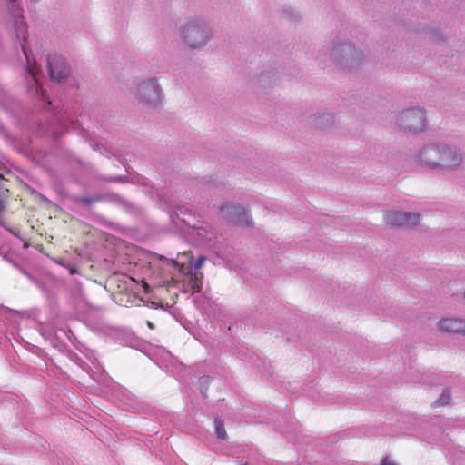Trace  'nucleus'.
<instances>
[{
  "instance_id": "nucleus-1",
  "label": "nucleus",
  "mask_w": 465,
  "mask_h": 465,
  "mask_svg": "<svg viewBox=\"0 0 465 465\" xmlns=\"http://www.w3.org/2000/svg\"><path fill=\"white\" fill-rule=\"evenodd\" d=\"M415 162L440 174L459 170L463 164L460 150L446 143H430L422 146L414 156Z\"/></svg>"
},
{
  "instance_id": "nucleus-2",
  "label": "nucleus",
  "mask_w": 465,
  "mask_h": 465,
  "mask_svg": "<svg viewBox=\"0 0 465 465\" xmlns=\"http://www.w3.org/2000/svg\"><path fill=\"white\" fill-rule=\"evenodd\" d=\"M179 35L185 47L200 49L213 37V30L203 19L193 18L181 25Z\"/></svg>"
},
{
  "instance_id": "nucleus-3",
  "label": "nucleus",
  "mask_w": 465,
  "mask_h": 465,
  "mask_svg": "<svg viewBox=\"0 0 465 465\" xmlns=\"http://www.w3.org/2000/svg\"><path fill=\"white\" fill-rule=\"evenodd\" d=\"M182 257L185 260L171 261L172 265L178 272L179 275H173L172 277V282L168 284V286L177 282H182V288L184 292H197L201 290L202 274L196 272H193L192 256L189 253L183 252Z\"/></svg>"
},
{
  "instance_id": "nucleus-4",
  "label": "nucleus",
  "mask_w": 465,
  "mask_h": 465,
  "mask_svg": "<svg viewBox=\"0 0 465 465\" xmlns=\"http://www.w3.org/2000/svg\"><path fill=\"white\" fill-rule=\"evenodd\" d=\"M137 100L145 108H157L162 103V88L158 82L155 79H149L139 83Z\"/></svg>"
},
{
  "instance_id": "nucleus-5",
  "label": "nucleus",
  "mask_w": 465,
  "mask_h": 465,
  "mask_svg": "<svg viewBox=\"0 0 465 465\" xmlns=\"http://www.w3.org/2000/svg\"><path fill=\"white\" fill-rule=\"evenodd\" d=\"M427 119L424 112L419 108H413L402 112L398 119V125L405 131L421 132L426 127Z\"/></svg>"
},
{
  "instance_id": "nucleus-6",
  "label": "nucleus",
  "mask_w": 465,
  "mask_h": 465,
  "mask_svg": "<svg viewBox=\"0 0 465 465\" xmlns=\"http://www.w3.org/2000/svg\"><path fill=\"white\" fill-rule=\"evenodd\" d=\"M384 220L394 227L414 226L420 223V215L417 213L388 211L384 213Z\"/></svg>"
},
{
  "instance_id": "nucleus-7",
  "label": "nucleus",
  "mask_w": 465,
  "mask_h": 465,
  "mask_svg": "<svg viewBox=\"0 0 465 465\" xmlns=\"http://www.w3.org/2000/svg\"><path fill=\"white\" fill-rule=\"evenodd\" d=\"M331 57L341 64H353L361 58V54L349 43L336 45L331 53Z\"/></svg>"
},
{
  "instance_id": "nucleus-8",
  "label": "nucleus",
  "mask_w": 465,
  "mask_h": 465,
  "mask_svg": "<svg viewBox=\"0 0 465 465\" xmlns=\"http://www.w3.org/2000/svg\"><path fill=\"white\" fill-rule=\"evenodd\" d=\"M439 331L465 334V319L456 316H443L437 322Z\"/></svg>"
},
{
  "instance_id": "nucleus-9",
  "label": "nucleus",
  "mask_w": 465,
  "mask_h": 465,
  "mask_svg": "<svg viewBox=\"0 0 465 465\" xmlns=\"http://www.w3.org/2000/svg\"><path fill=\"white\" fill-rule=\"evenodd\" d=\"M50 77L54 81H61L68 75L69 70L64 59L58 55L51 56L48 60Z\"/></svg>"
},
{
  "instance_id": "nucleus-10",
  "label": "nucleus",
  "mask_w": 465,
  "mask_h": 465,
  "mask_svg": "<svg viewBox=\"0 0 465 465\" xmlns=\"http://www.w3.org/2000/svg\"><path fill=\"white\" fill-rule=\"evenodd\" d=\"M222 211L226 218L235 222L237 224L241 226L249 224L247 213L242 207L232 204L223 207Z\"/></svg>"
},
{
  "instance_id": "nucleus-11",
  "label": "nucleus",
  "mask_w": 465,
  "mask_h": 465,
  "mask_svg": "<svg viewBox=\"0 0 465 465\" xmlns=\"http://www.w3.org/2000/svg\"><path fill=\"white\" fill-rule=\"evenodd\" d=\"M18 1L19 0H9V8L15 13L14 15L18 18L15 25L17 38L25 40L26 36V25L23 21L22 9L17 5Z\"/></svg>"
},
{
  "instance_id": "nucleus-12",
  "label": "nucleus",
  "mask_w": 465,
  "mask_h": 465,
  "mask_svg": "<svg viewBox=\"0 0 465 465\" xmlns=\"http://www.w3.org/2000/svg\"><path fill=\"white\" fill-rule=\"evenodd\" d=\"M23 52L25 56V59H26L27 71L32 75L35 83L37 84L38 83V80H37V72L38 71H37L36 63L34 60V58L32 57L31 53H29V51L25 47V45H23Z\"/></svg>"
},
{
  "instance_id": "nucleus-13",
  "label": "nucleus",
  "mask_w": 465,
  "mask_h": 465,
  "mask_svg": "<svg viewBox=\"0 0 465 465\" xmlns=\"http://www.w3.org/2000/svg\"><path fill=\"white\" fill-rule=\"evenodd\" d=\"M215 430H216V434H217L218 438H220L222 440H225L226 431H225L223 422L219 420H215Z\"/></svg>"
},
{
  "instance_id": "nucleus-14",
  "label": "nucleus",
  "mask_w": 465,
  "mask_h": 465,
  "mask_svg": "<svg viewBox=\"0 0 465 465\" xmlns=\"http://www.w3.org/2000/svg\"><path fill=\"white\" fill-rule=\"evenodd\" d=\"M450 399V392L448 391H444L442 392L441 396L440 397V399L438 400V404L439 405H446L449 403Z\"/></svg>"
},
{
  "instance_id": "nucleus-15",
  "label": "nucleus",
  "mask_w": 465,
  "mask_h": 465,
  "mask_svg": "<svg viewBox=\"0 0 465 465\" xmlns=\"http://www.w3.org/2000/svg\"><path fill=\"white\" fill-rule=\"evenodd\" d=\"M204 260H205L204 257H203V256L199 257L194 263V269L198 270V269L202 268V266L203 265Z\"/></svg>"
},
{
  "instance_id": "nucleus-16",
  "label": "nucleus",
  "mask_w": 465,
  "mask_h": 465,
  "mask_svg": "<svg viewBox=\"0 0 465 465\" xmlns=\"http://www.w3.org/2000/svg\"><path fill=\"white\" fill-rule=\"evenodd\" d=\"M381 465H397V464L394 463L393 461H391V460H389L388 458H386V459L382 460Z\"/></svg>"
},
{
  "instance_id": "nucleus-17",
  "label": "nucleus",
  "mask_w": 465,
  "mask_h": 465,
  "mask_svg": "<svg viewBox=\"0 0 465 465\" xmlns=\"http://www.w3.org/2000/svg\"><path fill=\"white\" fill-rule=\"evenodd\" d=\"M147 325L150 329H153L154 325L151 322H147Z\"/></svg>"
},
{
  "instance_id": "nucleus-18",
  "label": "nucleus",
  "mask_w": 465,
  "mask_h": 465,
  "mask_svg": "<svg viewBox=\"0 0 465 465\" xmlns=\"http://www.w3.org/2000/svg\"><path fill=\"white\" fill-rule=\"evenodd\" d=\"M143 287H144V289H145V290H147V289L149 288L148 284H147V283H145V282H143Z\"/></svg>"
},
{
  "instance_id": "nucleus-19",
  "label": "nucleus",
  "mask_w": 465,
  "mask_h": 465,
  "mask_svg": "<svg viewBox=\"0 0 465 465\" xmlns=\"http://www.w3.org/2000/svg\"><path fill=\"white\" fill-rule=\"evenodd\" d=\"M4 206H3V203L2 202H0V212L3 210Z\"/></svg>"
}]
</instances>
